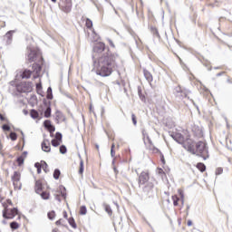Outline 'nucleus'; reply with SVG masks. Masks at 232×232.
Returning <instances> with one entry per match:
<instances>
[{"mask_svg":"<svg viewBox=\"0 0 232 232\" xmlns=\"http://www.w3.org/2000/svg\"><path fill=\"white\" fill-rule=\"evenodd\" d=\"M117 59L119 55L110 53V49L103 53L98 61L93 62V66L96 68V75L100 77H110L114 70H117Z\"/></svg>","mask_w":232,"mask_h":232,"instance_id":"f257e3e1","label":"nucleus"},{"mask_svg":"<svg viewBox=\"0 0 232 232\" xmlns=\"http://www.w3.org/2000/svg\"><path fill=\"white\" fill-rule=\"evenodd\" d=\"M183 148L192 155H197L198 157H201L203 160H206L208 157V156H206L208 154V147L206 146V142L204 141L195 142L189 140L183 144Z\"/></svg>","mask_w":232,"mask_h":232,"instance_id":"f03ea898","label":"nucleus"},{"mask_svg":"<svg viewBox=\"0 0 232 232\" xmlns=\"http://www.w3.org/2000/svg\"><path fill=\"white\" fill-rule=\"evenodd\" d=\"M42 71H43V67L41 66V64L34 63L32 65V70L25 69L22 72L21 77H22V79H30V77H32V73H33L34 79H39V77H41Z\"/></svg>","mask_w":232,"mask_h":232,"instance_id":"7ed1b4c3","label":"nucleus"},{"mask_svg":"<svg viewBox=\"0 0 232 232\" xmlns=\"http://www.w3.org/2000/svg\"><path fill=\"white\" fill-rule=\"evenodd\" d=\"M149 180H150V174L146 171H142L139 176V187L140 188V186H144V184H146L145 187L143 188V191L145 193H150V191H151L152 188H155V185L153 184V182Z\"/></svg>","mask_w":232,"mask_h":232,"instance_id":"20e7f679","label":"nucleus"},{"mask_svg":"<svg viewBox=\"0 0 232 232\" xmlns=\"http://www.w3.org/2000/svg\"><path fill=\"white\" fill-rule=\"evenodd\" d=\"M11 180L15 190H21L23 188V183H21V172L14 171V175L11 177Z\"/></svg>","mask_w":232,"mask_h":232,"instance_id":"39448f33","label":"nucleus"},{"mask_svg":"<svg viewBox=\"0 0 232 232\" xmlns=\"http://www.w3.org/2000/svg\"><path fill=\"white\" fill-rule=\"evenodd\" d=\"M92 50L94 53H102V52H106V44H104L102 42H100L93 46Z\"/></svg>","mask_w":232,"mask_h":232,"instance_id":"423d86ee","label":"nucleus"},{"mask_svg":"<svg viewBox=\"0 0 232 232\" xmlns=\"http://www.w3.org/2000/svg\"><path fill=\"white\" fill-rule=\"evenodd\" d=\"M72 0H64L63 5H60V8L63 12H65V14H70V12H72Z\"/></svg>","mask_w":232,"mask_h":232,"instance_id":"0eeeda50","label":"nucleus"},{"mask_svg":"<svg viewBox=\"0 0 232 232\" xmlns=\"http://www.w3.org/2000/svg\"><path fill=\"white\" fill-rule=\"evenodd\" d=\"M170 136L178 144H184V135L179 132H172Z\"/></svg>","mask_w":232,"mask_h":232,"instance_id":"6e6552de","label":"nucleus"},{"mask_svg":"<svg viewBox=\"0 0 232 232\" xmlns=\"http://www.w3.org/2000/svg\"><path fill=\"white\" fill-rule=\"evenodd\" d=\"M37 58V52L34 51V50H30L28 55H27V61L29 63H34V61H35V59Z\"/></svg>","mask_w":232,"mask_h":232,"instance_id":"1a4fd4ad","label":"nucleus"},{"mask_svg":"<svg viewBox=\"0 0 232 232\" xmlns=\"http://www.w3.org/2000/svg\"><path fill=\"white\" fill-rule=\"evenodd\" d=\"M56 115V122H64L66 121V117L61 111H56L55 112Z\"/></svg>","mask_w":232,"mask_h":232,"instance_id":"9d476101","label":"nucleus"},{"mask_svg":"<svg viewBox=\"0 0 232 232\" xmlns=\"http://www.w3.org/2000/svg\"><path fill=\"white\" fill-rule=\"evenodd\" d=\"M42 150L43 151H45V153H50V151H52V148L50 147V142L48 140L42 142Z\"/></svg>","mask_w":232,"mask_h":232,"instance_id":"9b49d317","label":"nucleus"},{"mask_svg":"<svg viewBox=\"0 0 232 232\" xmlns=\"http://www.w3.org/2000/svg\"><path fill=\"white\" fill-rule=\"evenodd\" d=\"M143 74H144L146 81H148V82H153V75H151V72H150V71L144 69Z\"/></svg>","mask_w":232,"mask_h":232,"instance_id":"f8f14e48","label":"nucleus"},{"mask_svg":"<svg viewBox=\"0 0 232 232\" xmlns=\"http://www.w3.org/2000/svg\"><path fill=\"white\" fill-rule=\"evenodd\" d=\"M34 189L35 193H37L38 195L41 194V191H43V183H41L40 180H37L35 182Z\"/></svg>","mask_w":232,"mask_h":232,"instance_id":"ddd939ff","label":"nucleus"},{"mask_svg":"<svg viewBox=\"0 0 232 232\" xmlns=\"http://www.w3.org/2000/svg\"><path fill=\"white\" fill-rule=\"evenodd\" d=\"M9 216H10V208H8V206L4 205L3 218L8 220Z\"/></svg>","mask_w":232,"mask_h":232,"instance_id":"4468645a","label":"nucleus"},{"mask_svg":"<svg viewBox=\"0 0 232 232\" xmlns=\"http://www.w3.org/2000/svg\"><path fill=\"white\" fill-rule=\"evenodd\" d=\"M19 209L17 208H14L10 210L8 220L12 218H15V215H18Z\"/></svg>","mask_w":232,"mask_h":232,"instance_id":"2eb2a0df","label":"nucleus"},{"mask_svg":"<svg viewBox=\"0 0 232 232\" xmlns=\"http://www.w3.org/2000/svg\"><path fill=\"white\" fill-rule=\"evenodd\" d=\"M80 160V169H79V174L82 175L84 173V160H82V158L81 157V154H79Z\"/></svg>","mask_w":232,"mask_h":232,"instance_id":"dca6fc26","label":"nucleus"},{"mask_svg":"<svg viewBox=\"0 0 232 232\" xmlns=\"http://www.w3.org/2000/svg\"><path fill=\"white\" fill-rule=\"evenodd\" d=\"M103 208L106 213H108L109 217H111L113 215V210H111V207H110V205L103 203Z\"/></svg>","mask_w":232,"mask_h":232,"instance_id":"f3484780","label":"nucleus"},{"mask_svg":"<svg viewBox=\"0 0 232 232\" xmlns=\"http://www.w3.org/2000/svg\"><path fill=\"white\" fill-rule=\"evenodd\" d=\"M15 31H8L5 34V39H7V44H12V34L14 33Z\"/></svg>","mask_w":232,"mask_h":232,"instance_id":"a211bd4d","label":"nucleus"},{"mask_svg":"<svg viewBox=\"0 0 232 232\" xmlns=\"http://www.w3.org/2000/svg\"><path fill=\"white\" fill-rule=\"evenodd\" d=\"M145 140L147 141V144H149V150H155V146L153 145V141H151V139L150 138V136H147V138H145Z\"/></svg>","mask_w":232,"mask_h":232,"instance_id":"6ab92c4d","label":"nucleus"},{"mask_svg":"<svg viewBox=\"0 0 232 232\" xmlns=\"http://www.w3.org/2000/svg\"><path fill=\"white\" fill-rule=\"evenodd\" d=\"M141 133H142V137H143V142H144L145 146H148V141L146 140V139H148V137H150V135H148L146 129H142Z\"/></svg>","mask_w":232,"mask_h":232,"instance_id":"aec40b11","label":"nucleus"},{"mask_svg":"<svg viewBox=\"0 0 232 232\" xmlns=\"http://www.w3.org/2000/svg\"><path fill=\"white\" fill-rule=\"evenodd\" d=\"M44 117L45 119H50L52 117V107L48 106L44 111Z\"/></svg>","mask_w":232,"mask_h":232,"instance_id":"412c9836","label":"nucleus"},{"mask_svg":"<svg viewBox=\"0 0 232 232\" xmlns=\"http://www.w3.org/2000/svg\"><path fill=\"white\" fill-rule=\"evenodd\" d=\"M196 168H198V169L201 171V173H204V171H206V165L202 162L198 163Z\"/></svg>","mask_w":232,"mask_h":232,"instance_id":"4be33fe9","label":"nucleus"},{"mask_svg":"<svg viewBox=\"0 0 232 232\" xmlns=\"http://www.w3.org/2000/svg\"><path fill=\"white\" fill-rule=\"evenodd\" d=\"M176 92H177V93H179V94H178L179 97H182V98L188 97V94L186 92H182V89H180V87L176 88Z\"/></svg>","mask_w":232,"mask_h":232,"instance_id":"5701e85b","label":"nucleus"},{"mask_svg":"<svg viewBox=\"0 0 232 232\" xmlns=\"http://www.w3.org/2000/svg\"><path fill=\"white\" fill-rule=\"evenodd\" d=\"M59 177H61V170L59 169H55L53 172V179L55 180H59Z\"/></svg>","mask_w":232,"mask_h":232,"instance_id":"b1692460","label":"nucleus"},{"mask_svg":"<svg viewBox=\"0 0 232 232\" xmlns=\"http://www.w3.org/2000/svg\"><path fill=\"white\" fill-rule=\"evenodd\" d=\"M30 116L32 117V119H38L39 112L33 109L31 110Z\"/></svg>","mask_w":232,"mask_h":232,"instance_id":"393cba45","label":"nucleus"},{"mask_svg":"<svg viewBox=\"0 0 232 232\" xmlns=\"http://www.w3.org/2000/svg\"><path fill=\"white\" fill-rule=\"evenodd\" d=\"M46 98L49 100L53 99V94L52 93V87H48Z\"/></svg>","mask_w":232,"mask_h":232,"instance_id":"a878e982","label":"nucleus"},{"mask_svg":"<svg viewBox=\"0 0 232 232\" xmlns=\"http://www.w3.org/2000/svg\"><path fill=\"white\" fill-rule=\"evenodd\" d=\"M42 168L45 173L50 171V169H48V163H46V161H42Z\"/></svg>","mask_w":232,"mask_h":232,"instance_id":"bb28decb","label":"nucleus"},{"mask_svg":"<svg viewBox=\"0 0 232 232\" xmlns=\"http://www.w3.org/2000/svg\"><path fill=\"white\" fill-rule=\"evenodd\" d=\"M11 229H19V223L13 221L10 223Z\"/></svg>","mask_w":232,"mask_h":232,"instance_id":"cd10ccee","label":"nucleus"},{"mask_svg":"<svg viewBox=\"0 0 232 232\" xmlns=\"http://www.w3.org/2000/svg\"><path fill=\"white\" fill-rule=\"evenodd\" d=\"M47 217L49 220H53V218H55V211L52 210L48 212Z\"/></svg>","mask_w":232,"mask_h":232,"instance_id":"c85d7f7f","label":"nucleus"},{"mask_svg":"<svg viewBox=\"0 0 232 232\" xmlns=\"http://www.w3.org/2000/svg\"><path fill=\"white\" fill-rule=\"evenodd\" d=\"M44 126L46 130H48L52 126V121L50 120H45L44 121Z\"/></svg>","mask_w":232,"mask_h":232,"instance_id":"c756f323","label":"nucleus"},{"mask_svg":"<svg viewBox=\"0 0 232 232\" xmlns=\"http://www.w3.org/2000/svg\"><path fill=\"white\" fill-rule=\"evenodd\" d=\"M16 160H17L18 166L24 164V156L18 157Z\"/></svg>","mask_w":232,"mask_h":232,"instance_id":"7c9ffc66","label":"nucleus"},{"mask_svg":"<svg viewBox=\"0 0 232 232\" xmlns=\"http://www.w3.org/2000/svg\"><path fill=\"white\" fill-rule=\"evenodd\" d=\"M85 24L87 28H92V26H93V22L90 18H87Z\"/></svg>","mask_w":232,"mask_h":232,"instance_id":"2f4dec72","label":"nucleus"},{"mask_svg":"<svg viewBox=\"0 0 232 232\" xmlns=\"http://www.w3.org/2000/svg\"><path fill=\"white\" fill-rule=\"evenodd\" d=\"M41 197L44 200H48L50 198V194L48 192H42Z\"/></svg>","mask_w":232,"mask_h":232,"instance_id":"473e14b6","label":"nucleus"},{"mask_svg":"<svg viewBox=\"0 0 232 232\" xmlns=\"http://www.w3.org/2000/svg\"><path fill=\"white\" fill-rule=\"evenodd\" d=\"M69 224L72 227H73V229H76L77 228V224H75V219L73 218H70L69 219Z\"/></svg>","mask_w":232,"mask_h":232,"instance_id":"72a5a7b5","label":"nucleus"},{"mask_svg":"<svg viewBox=\"0 0 232 232\" xmlns=\"http://www.w3.org/2000/svg\"><path fill=\"white\" fill-rule=\"evenodd\" d=\"M51 144H52V146H53L54 148H57L58 146H61V142H59L58 140H52Z\"/></svg>","mask_w":232,"mask_h":232,"instance_id":"f704fd0d","label":"nucleus"},{"mask_svg":"<svg viewBox=\"0 0 232 232\" xmlns=\"http://www.w3.org/2000/svg\"><path fill=\"white\" fill-rule=\"evenodd\" d=\"M67 151L68 150L66 149V146L64 145L60 146V153H62V155L66 154Z\"/></svg>","mask_w":232,"mask_h":232,"instance_id":"c9c22d12","label":"nucleus"},{"mask_svg":"<svg viewBox=\"0 0 232 232\" xmlns=\"http://www.w3.org/2000/svg\"><path fill=\"white\" fill-rule=\"evenodd\" d=\"M172 200H173L174 206H179V201L180 200V198H179V197L172 196Z\"/></svg>","mask_w":232,"mask_h":232,"instance_id":"e433bc0d","label":"nucleus"},{"mask_svg":"<svg viewBox=\"0 0 232 232\" xmlns=\"http://www.w3.org/2000/svg\"><path fill=\"white\" fill-rule=\"evenodd\" d=\"M11 140H17V133L15 132H11L9 135Z\"/></svg>","mask_w":232,"mask_h":232,"instance_id":"4c0bfd02","label":"nucleus"},{"mask_svg":"<svg viewBox=\"0 0 232 232\" xmlns=\"http://www.w3.org/2000/svg\"><path fill=\"white\" fill-rule=\"evenodd\" d=\"M87 210L85 206H82L80 208V215H86Z\"/></svg>","mask_w":232,"mask_h":232,"instance_id":"58836bf2","label":"nucleus"},{"mask_svg":"<svg viewBox=\"0 0 232 232\" xmlns=\"http://www.w3.org/2000/svg\"><path fill=\"white\" fill-rule=\"evenodd\" d=\"M55 140H63V134L61 132H56Z\"/></svg>","mask_w":232,"mask_h":232,"instance_id":"ea45409f","label":"nucleus"},{"mask_svg":"<svg viewBox=\"0 0 232 232\" xmlns=\"http://www.w3.org/2000/svg\"><path fill=\"white\" fill-rule=\"evenodd\" d=\"M222 173H224V169L222 168H218L216 169V175H222Z\"/></svg>","mask_w":232,"mask_h":232,"instance_id":"a19ab883","label":"nucleus"},{"mask_svg":"<svg viewBox=\"0 0 232 232\" xmlns=\"http://www.w3.org/2000/svg\"><path fill=\"white\" fill-rule=\"evenodd\" d=\"M2 130H3L4 131H10V127H9L8 124H4V125L2 126Z\"/></svg>","mask_w":232,"mask_h":232,"instance_id":"79ce46f5","label":"nucleus"},{"mask_svg":"<svg viewBox=\"0 0 232 232\" xmlns=\"http://www.w3.org/2000/svg\"><path fill=\"white\" fill-rule=\"evenodd\" d=\"M179 197L181 198L182 204H184V192L180 189H179Z\"/></svg>","mask_w":232,"mask_h":232,"instance_id":"37998d69","label":"nucleus"},{"mask_svg":"<svg viewBox=\"0 0 232 232\" xmlns=\"http://www.w3.org/2000/svg\"><path fill=\"white\" fill-rule=\"evenodd\" d=\"M131 119L134 126H137V117L135 116L134 113L131 114Z\"/></svg>","mask_w":232,"mask_h":232,"instance_id":"c03bdc74","label":"nucleus"},{"mask_svg":"<svg viewBox=\"0 0 232 232\" xmlns=\"http://www.w3.org/2000/svg\"><path fill=\"white\" fill-rule=\"evenodd\" d=\"M47 130L52 134L53 131H55V126L51 125Z\"/></svg>","mask_w":232,"mask_h":232,"instance_id":"a18cd8bd","label":"nucleus"},{"mask_svg":"<svg viewBox=\"0 0 232 232\" xmlns=\"http://www.w3.org/2000/svg\"><path fill=\"white\" fill-rule=\"evenodd\" d=\"M34 168H36V169H39V168H43V163H35Z\"/></svg>","mask_w":232,"mask_h":232,"instance_id":"49530a36","label":"nucleus"},{"mask_svg":"<svg viewBox=\"0 0 232 232\" xmlns=\"http://www.w3.org/2000/svg\"><path fill=\"white\" fill-rule=\"evenodd\" d=\"M111 156L113 158L115 157V150L111 149Z\"/></svg>","mask_w":232,"mask_h":232,"instance_id":"de8ad7c7","label":"nucleus"},{"mask_svg":"<svg viewBox=\"0 0 232 232\" xmlns=\"http://www.w3.org/2000/svg\"><path fill=\"white\" fill-rule=\"evenodd\" d=\"M187 225L188 227L193 226V221H191V219H188V222H187Z\"/></svg>","mask_w":232,"mask_h":232,"instance_id":"09e8293b","label":"nucleus"},{"mask_svg":"<svg viewBox=\"0 0 232 232\" xmlns=\"http://www.w3.org/2000/svg\"><path fill=\"white\" fill-rule=\"evenodd\" d=\"M159 175H166V173H164V170L162 169H160Z\"/></svg>","mask_w":232,"mask_h":232,"instance_id":"8fccbe9b","label":"nucleus"},{"mask_svg":"<svg viewBox=\"0 0 232 232\" xmlns=\"http://www.w3.org/2000/svg\"><path fill=\"white\" fill-rule=\"evenodd\" d=\"M6 202H7V204H8L9 206H14V203L12 202L11 199H7Z\"/></svg>","mask_w":232,"mask_h":232,"instance_id":"3c124183","label":"nucleus"},{"mask_svg":"<svg viewBox=\"0 0 232 232\" xmlns=\"http://www.w3.org/2000/svg\"><path fill=\"white\" fill-rule=\"evenodd\" d=\"M63 219H59L55 222L56 226H61Z\"/></svg>","mask_w":232,"mask_h":232,"instance_id":"603ef678","label":"nucleus"},{"mask_svg":"<svg viewBox=\"0 0 232 232\" xmlns=\"http://www.w3.org/2000/svg\"><path fill=\"white\" fill-rule=\"evenodd\" d=\"M27 155H28V152H27V151H24L23 154H22V156H24V157H26Z\"/></svg>","mask_w":232,"mask_h":232,"instance_id":"864d4df0","label":"nucleus"},{"mask_svg":"<svg viewBox=\"0 0 232 232\" xmlns=\"http://www.w3.org/2000/svg\"><path fill=\"white\" fill-rule=\"evenodd\" d=\"M161 162H162L163 164H166V160H164V156H163V155L161 156Z\"/></svg>","mask_w":232,"mask_h":232,"instance_id":"5fc2aeb1","label":"nucleus"},{"mask_svg":"<svg viewBox=\"0 0 232 232\" xmlns=\"http://www.w3.org/2000/svg\"><path fill=\"white\" fill-rule=\"evenodd\" d=\"M113 169L116 174L119 173V170H117V167L113 166Z\"/></svg>","mask_w":232,"mask_h":232,"instance_id":"6e6d98bb","label":"nucleus"},{"mask_svg":"<svg viewBox=\"0 0 232 232\" xmlns=\"http://www.w3.org/2000/svg\"><path fill=\"white\" fill-rule=\"evenodd\" d=\"M0 121H5V119L3 117V114L0 113Z\"/></svg>","mask_w":232,"mask_h":232,"instance_id":"4d7b16f0","label":"nucleus"},{"mask_svg":"<svg viewBox=\"0 0 232 232\" xmlns=\"http://www.w3.org/2000/svg\"><path fill=\"white\" fill-rule=\"evenodd\" d=\"M42 169H43V168H38V169H37V173L40 174L41 171H42Z\"/></svg>","mask_w":232,"mask_h":232,"instance_id":"13d9d810","label":"nucleus"},{"mask_svg":"<svg viewBox=\"0 0 232 232\" xmlns=\"http://www.w3.org/2000/svg\"><path fill=\"white\" fill-rule=\"evenodd\" d=\"M61 195H62V197H63V198H66V193L61 192Z\"/></svg>","mask_w":232,"mask_h":232,"instance_id":"bf43d9fd","label":"nucleus"},{"mask_svg":"<svg viewBox=\"0 0 232 232\" xmlns=\"http://www.w3.org/2000/svg\"><path fill=\"white\" fill-rule=\"evenodd\" d=\"M221 75H224V72H218V73L217 74V77H220Z\"/></svg>","mask_w":232,"mask_h":232,"instance_id":"052dcab7","label":"nucleus"},{"mask_svg":"<svg viewBox=\"0 0 232 232\" xmlns=\"http://www.w3.org/2000/svg\"><path fill=\"white\" fill-rule=\"evenodd\" d=\"M114 149H115V143H112L111 150H114Z\"/></svg>","mask_w":232,"mask_h":232,"instance_id":"680f3d73","label":"nucleus"},{"mask_svg":"<svg viewBox=\"0 0 232 232\" xmlns=\"http://www.w3.org/2000/svg\"><path fill=\"white\" fill-rule=\"evenodd\" d=\"M52 232H59L58 228H53Z\"/></svg>","mask_w":232,"mask_h":232,"instance_id":"e2e57ef3","label":"nucleus"},{"mask_svg":"<svg viewBox=\"0 0 232 232\" xmlns=\"http://www.w3.org/2000/svg\"><path fill=\"white\" fill-rule=\"evenodd\" d=\"M36 88H37V89L41 88V84L37 83V84H36Z\"/></svg>","mask_w":232,"mask_h":232,"instance_id":"0e129e2a","label":"nucleus"},{"mask_svg":"<svg viewBox=\"0 0 232 232\" xmlns=\"http://www.w3.org/2000/svg\"><path fill=\"white\" fill-rule=\"evenodd\" d=\"M188 211H189V206L187 207V215Z\"/></svg>","mask_w":232,"mask_h":232,"instance_id":"69168bd1","label":"nucleus"},{"mask_svg":"<svg viewBox=\"0 0 232 232\" xmlns=\"http://www.w3.org/2000/svg\"><path fill=\"white\" fill-rule=\"evenodd\" d=\"M112 166H115V159L112 160Z\"/></svg>","mask_w":232,"mask_h":232,"instance_id":"338daca9","label":"nucleus"},{"mask_svg":"<svg viewBox=\"0 0 232 232\" xmlns=\"http://www.w3.org/2000/svg\"><path fill=\"white\" fill-rule=\"evenodd\" d=\"M156 35H157V37H159V32L158 31H156Z\"/></svg>","mask_w":232,"mask_h":232,"instance_id":"774afa93","label":"nucleus"}]
</instances>
